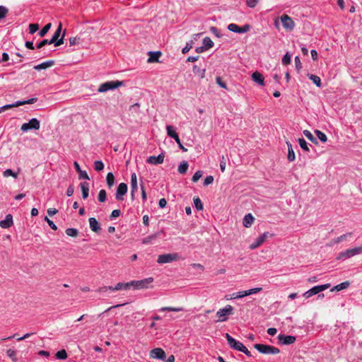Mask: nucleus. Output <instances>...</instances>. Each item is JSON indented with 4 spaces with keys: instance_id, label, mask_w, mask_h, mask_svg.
Listing matches in <instances>:
<instances>
[{
    "instance_id": "nucleus-1",
    "label": "nucleus",
    "mask_w": 362,
    "mask_h": 362,
    "mask_svg": "<svg viewBox=\"0 0 362 362\" xmlns=\"http://www.w3.org/2000/svg\"><path fill=\"white\" fill-rule=\"evenodd\" d=\"M362 253V246L348 249L345 251L341 252L337 257V260H344L355 255Z\"/></svg>"
},
{
    "instance_id": "nucleus-2",
    "label": "nucleus",
    "mask_w": 362,
    "mask_h": 362,
    "mask_svg": "<svg viewBox=\"0 0 362 362\" xmlns=\"http://www.w3.org/2000/svg\"><path fill=\"white\" fill-rule=\"evenodd\" d=\"M123 86V81H110L100 85L98 91L99 93H105L110 90H115Z\"/></svg>"
},
{
    "instance_id": "nucleus-3",
    "label": "nucleus",
    "mask_w": 362,
    "mask_h": 362,
    "mask_svg": "<svg viewBox=\"0 0 362 362\" xmlns=\"http://www.w3.org/2000/svg\"><path fill=\"white\" fill-rule=\"evenodd\" d=\"M153 281V278L148 277L139 281H132L129 282V288L132 286L134 289H144L149 288L150 284Z\"/></svg>"
},
{
    "instance_id": "nucleus-4",
    "label": "nucleus",
    "mask_w": 362,
    "mask_h": 362,
    "mask_svg": "<svg viewBox=\"0 0 362 362\" xmlns=\"http://www.w3.org/2000/svg\"><path fill=\"white\" fill-rule=\"evenodd\" d=\"M254 347L263 354H277L280 352V350L276 347L262 344H256Z\"/></svg>"
},
{
    "instance_id": "nucleus-5",
    "label": "nucleus",
    "mask_w": 362,
    "mask_h": 362,
    "mask_svg": "<svg viewBox=\"0 0 362 362\" xmlns=\"http://www.w3.org/2000/svg\"><path fill=\"white\" fill-rule=\"evenodd\" d=\"M233 308L230 305H227L223 308L219 309L216 313L218 322H225L228 319V316L233 314Z\"/></svg>"
},
{
    "instance_id": "nucleus-6",
    "label": "nucleus",
    "mask_w": 362,
    "mask_h": 362,
    "mask_svg": "<svg viewBox=\"0 0 362 362\" xmlns=\"http://www.w3.org/2000/svg\"><path fill=\"white\" fill-rule=\"evenodd\" d=\"M37 100V98H32L30 99L26 100H18L12 104L5 105L2 107H0V113L2 112L11 109L12 107H18L21 105H26V104H33Z\"/></svg>"
},
{
    "instance_id": "nucleus-7",
    "label": "nucleus",
    "mask_w": 362,
    "mask_h": 362,
    "mask_svg": "<svg viewBox=\"0 0 362 362\" xmlns=\"http://www.w3.org/2000/svg\"><path fill=\"white\" fill-rule=\"evenodd\" d=\"M262 290V288L257 287V288H251V289H249L247 291H243L233 293L230 296V299L241 298H243V297H245V296H250L252 294L257 293L260 292Z\"/></svg>"
},
{
    "instance_id": "nucleus-8",
    "label": "nucleus",
    "mask_w": 362,
    "mask_h": 362,
    "mask_svg": "<svg viewBox=\"0 0 362 362\" xmlns=\"http://www.w3.org/2000/svg\"><path fill=\"white\" fill-rule=\"evenodd\" d=\"M329 286H330L329 284L315 286L313 287L312 288L309 289L308 291H307L306 292H305L303 293V296L305 297L306 298H308L315 294H317V293L327 289L328 288H329Z\"/></svg>"
},
{
    "instance_id": "nucleus-9",
    "label": "nucleus",
    "mask_w": 362,
    "mask_h": 362,
    "mask_svg": "<svg viewBox=\"0 0 362 362\" xmlns=\"http://www.w3.org/2000/svg\"><path fill=\"white\" fill-rule=\"evenodd\" d=\"M40 127V121L36 118H33L28 123L23 124L21 129L22 132H26L31 129L38 130Z\"/></svg>"
},
{
    "instance_id": "nucleus-10",
    "label": "nucleus",
    "mask_w": 362,
    "mask_h": 362,
    "mask_svg": "<svg viewBox=\"0 0 362 362\" xmlns=\"http://www.w3.org/2000/svg\"><path fill=\"white\" fill-rule=\"evenodd\" d=\"M281 21L283 27L288 31H291L295 28V23L293 19L287 14H283L281 16Z\"/></svg>"
},
{
    "instance_id": "nucleus-11",
    "label": "nucleus",
    "mask_w": 362,
    "mask_h": 362,
    "mask_svg": "<svg viewBox=\"0 0 362 362\" xmlns=\"http://www.w3.org/2000/svg\"><path fill=\"white\" fill-rule=\"evenodd\" d=\"M226 338L230 348L239 351H241L245 349V346L241 342L236 341L229 334H226Z\"/></svg>"
},
{
    "instance_id": "nucleus-12",
    "label": "nucleus",
    "mask_w": 362,
    "mask_h": 362,
    "mask_svg": "<svg viewBox=\"0 0 362 362\" xmlns=\"http://www.w3.org/2000/svg\"><path fill=\"white\" fill-rule=\"evenodd\" d=\"M62 23H59V27L57 30L54 32L52 37L50 39L51 42H54V46L57 47L64 43V34L62 35V37L59 39L61 33H62Z\"/></svg>"
},
{
    "instance_id": "nucleus-13",
    "label": "nucleus",
    "mask_w": 362,
    "mask_h": 362,
    "mask_svg": "<svg viewBox=\"0 0 362 362\" xmlns=\"http://www.w3.org/2000/svg\"><path fill=\"white\" fill-rule=\"evenodd\" d=\"M178 257L177 254H163L158 256L157 262L159 264L169 263L173 261L177 260Z\"/></svg>"
},
{
    "instance_id": "nucleus-14",
    "label": "nucleus",
    "mask_w": 362,
    "mask_h": 362,
    "mask_svg": "<svg viewBox=\"0 0 362 362\" xmlns=\"http://www.w3.org/2000/svg\"><path fill=\"white\" fill-rule=\"evenodd\" d=\"M250 26L248 24L243 25V27H240L235 23H230L228 25V29L235 33H245L249 31Z\"/></svg>"
},
{
    "instance_id": "nucleus-15",
    "label": "nucleus",
    "mask_w": 362,
    "mask_h": 362,
    "mask_svg": "<svg viewBox=\"0 0 362 362\" xmlns=\"http://www.w3.org/2000/svg\"><path fill=\"white\" fill-rule=\"evenodd\" d=\"M127 185L125 183H120L117 189L115 198L118 201H122L124 199V196L127 192Z\"/></svg>"
},
{
    "instance_id": "nucleus-16",
    "label": "nucleus",
    "mask_w": 362,
    "mask_h": 362,
    "mask_svg": "<svg viewBox=\"0 0 362 362\" xmlns=\"http://www.w3.org/2000/svg\"><path fill=\"white\" fill-rule=\"evenodd\" d=\"M278 340L279 341V344L283 345H289L292 344L296 341V337L291 336V335H284V334H279L278 335Z\"/></svg>"
},
{
    "instance_id": "nucleus-17",
    "label": "nucleus",
    "mask_w": 362,
    "mask_h": 362,
    "mask_svg": "<svg viewBox=\"0 0 362 362\" xmlns=\"http://www.w3.org/2000/svg\"><path fill=\"white\" fill-rule=\"evenodd\" d=\"M150 357L155 359L165 360L166 355L165 351L160 348H156L150 351Z\"/></svg>"
},
{
    "instance_id": "nucleus-18",
    "label": "nucleus",
    "mask_w": 362,
    "mask_h": 362,
    "mask_svg": "<svg viewBox=\"0 0 362 362\" xmlns=\"http://www.w3.org/2000/svg\"><path fill=\"white\" fill-rule=\"evenodd\" d=\"M269 235V233L268 232H265L262 234L250 245V249L254 250L259 247L266 240Z\"/></svg>"
},
{
    "instance_id": "nucleus-19",
    "label": "nucleus",
    "mask_w": 362,
    "mask_h": 362,
    "mask_svg": "<svg viewBox=\"0 0 362 362\" xmlns=\"http://www.w3.org/2000/svg\"><path fill=\"white\" fill-rule=\"evenodd\" d=\"M164 158H165V156L162 153L157 156H152L148 157L147 158L146 161H147V163L152 164V165H158V164H161L163 163Z\"/></svg>"
},
{
    "instance_id": "nucleus-20",
    "label": "nucleus",
    "mask_w": 362,
    "mask_h": 362,
    "mask_svg": "<svg viewBox=\"0 0 362 362\" xmlns=\"http://www.w3.org/2000/svg\"><path fill=\"white\" fill-rule=\"evenodd\" d=\"M13 224V217L11 214L6 215V218L0 221V226L2 228H8Z\"/></svg>"
},
{
    "instance_id": "nucleus-21",
    "label": "nucleus",
    "mask_w": 362,
    "mask_h": 362,
    "mask_svg": "<svg viewBox=\"0 0 362 362\" xmlns=\"http://www.w3.org/2000/svg\"><path fill=\"white\" fill-rule=\"evenodd\" d=\"M252 79L254 82L257 83L260 86L264 85V78L262 74L259 73L258 71H255L252 74Z\"/></svg>"
},
{
    "instance_id": "nucleus-22",
    "label": "nucleus",
    "mask_w": 362,
    "mask_h": 362,
    "mask_svg": "<svg viewBox=\"0 0 362 362\" xmlns=\"http://www.w3.org/2000/svg\"><path fill=\"white\" fill-rule=\"evenodd\" d=\"M255 221V218L251 214H246L243 220V225L245 228H250Z\"/></svg>"
},
{
    "instance_id": "nucleus-23",
    "label": "nucleus",
    "mask_w": 362,
    "mask_h": 362,
    "mask_svg": "<svg viewBox=\"0 0 362 362\" xmlns=\"http://www.w3.org/2000/svg\"><path fill=\"white\" fill-rule=\"evenodd\" d=\"M88 221H89L90 228L91 229V230L97 233L100 230V224L95 218H93V217L90 218Z\"/></svg>"
},
{
    "instance_id": "nucleus-24",
    "label": "nucleus",
    "mask_w": 362,
    "mask_h": 362,
    "mask_svg": "<svg viewBox=\"0 0 362 362\" xmlns=\"http://www.w3.org/2000/svg\"><path fill=\"white\" fill-rule=\"evenodd\" d=\"M53 64H54V61H52V60L47 61V62H42L40 64L35 65L34 66V69L37 71H40L42 69H46L52 66Z\"/></svg>"
},
{
    "instance_id": "nucleus-25",
    "label": "nucleus",
    "mask_w": 362,
    "mask_h": 362,
    "mask_svg": "<svg viewBox=\"0 0 362 362\" xmlns=\"http://www.w3.org/2000/svg\"><path fill=\"white\" fill-rule=\"evenodd\" d=\"M80 187L82 191V197L84 199H87L89 192V184L87 182H83L80 184Z\"/></svg>"
},
{
    "instance_id": "nucleus-26",
    "label": "nucleus",
    "mask_w": 362,
    "mask_h": 362,
    "mask_svg": "<svg viewBox=\"0 0 362 362\" xmlns=\"http://www.w3.org/2000/svg\"><path fill=\"white\" fill-rule=\"evenodd\" d=\"M74 165L76 170L79 173V178L89 180V177H88L87 173L86 171L81 170L79 164L76 161L74 162Z\"/></svg>"
},
{
    "instance_id": "nucleus-27",
    "label": "nucleus",
    "mask_w": 362,
    "mask_h": 362,
    "mask_svg": "<svg viewBox=\"0 0 362 362\" xmlns=\"http://www.w3.org/2000/svg\"><path fill=\"white\" fill-rule=\"evenodd\" d=\"M129 288V282H127V283L119 282V283L117 284L115 287L111 286L110 288V291H119V290H122V289L127 290Z\"/></svg>"
},
{
    "instance_id": "nucleus-28",
    "label": "nucleus",
    "mask_w": 362,
    "mask_h": 362,
    "mask_svg": "<svg viewBox=\"0 0 362 362\" xmlns=\"http://www.w3.org/2000/svg\"><path fill=\"white\" fill-rule=\"evenodd\" d=\"M193 73L197 75L199 78H204L205 77V69H202L197 65H194L192 69Z\"/></svg>"
},
{
    "instance_id": "nucleus-29",
    "label": "nucleus",
    "mask_w": 362,
    "mask_h": 362,
    "mask_svg": "<svg viewBox=\"0 0 362 362\" xmlns=\"http://www.w3.org/2000/svg\"><path fill=\"white\" fill-rule=\"evenodd\" d=\"M131 189L133 192H136L138 190L137 177L135 173L131 175Z\"/></svg>"
},
{
    "instance_id": "nucleus-30",
    "label": "nucleus",
    "mask_w": 362,
    "mask_h": 362,
    "mask_svg": "<svg viewBox=\"0 0 362 362\" xmlns=\"http://www.w3.org/2000/svg\"><path fill=\"white\" fill-rule=\"evenodd\" d=\"M287 146H288V155L287 158L289 161H293L296 159L295 153L293 151V149L292 148V145L290 142H286Z\"/></svg>"
},
{
    "instance_id": "nucleus-31",
    "label": "nucleus",
    "mask_w": 362,
    "mask_h": 362,
    "mask_svg": "<svg viewBox=\"0 0 362 362\" xmlns=\"http://www.w3.org/2000/svg\"><path fill=\"white\" fill-rule=\"evenodd\" d=\"M350 285L349 281H344L337 286H335L334 288L331 289L332 291H341L343 289L347 288Z\"/></svg>"
},
{
    "instance_id": "nucleus-32",
    "label": "nucleus",
    "mask_w": 362,
    "mask_h": 362,
    "mask_svg": "<svg viewBox=\"0 0 362 362\" xmlns=\"http://www.w3.org/2000/svg\"><path fill=\"white\" fill-rule=\"evenodd\" d=\"M107 185L111 188L115 184V176L112 173H108L106 177Z\"/></svg>"
},
{
    "instance_id": "nucleus-33",
    "label": "nucleus",
    "mask_w": 362,
    "mask_h": 362,
    "mask_svg": "<svg viewBox=\"0 0 362 362\" xmlns=\"http://www.w3.org/2000/svg\"><path fill=\"white\" fill-rule=\"evenodd\" d=\"M203 46L207 50L214 46V42L210 37H206L203 39Z\"/></svg>"
},
{
    "instance_id": "nucleus-34",
    "label": "nucleus",
    "mask_w": 362,
    "mask_h": 362,
    "mask_svg": "<svg viewBox=\"0 0 362 362\" xmlns=\"http://www.w3.org/2000/svg\"><path fill=\"white\" fill-rule=\"evenodd\" d=\"M188 167H189V165H188L187 162L182 161L178 166L177 171L180 174H185L187 172Z\"/></svg>"
},
{
    "instance_id": "nucleus-35",
    "label": "nucleus",
    "mask_w": 362,
    "mask_h": 362,
    "mask_svg": "<svg viewBox=\"0 0 362 362\" xmlns=\"http://www.w3.org/2000/svg\"><path fill=\"white\" fill-rule=\"evenodd\" d=\"M161 312L170 311V312H180L183 311L184 308L182 307L174 308V307H162L160 310Z\"/></svg>"
},
{
    "instance_id": "nucleus-36",
    "label": "nucleus",
    "mask_w": 362,
    "mask_h": 362,
    "mask_svg": "<svg viewBox=\"0 0 362 362\" xmlns=\"http://www.w3.org/2000/svg\"><path fill=\"white\" fill-rule=\"evenodd\" d=\"M3 175L4 177L11 176L13 178L16 179L18 177V173L13 172L11 169H6L3 172Z\"/></svg>"
},
{
    "instance_id": "nucleus-37",
    "label": "nucleus",
    "mask_w": 362,
    "mask_h": 362,
    "mask_svg": "<svg viewBox=\"0 0 362 362\" xmlns=\"http://www.w3.org/2000/svg\"><path fill=\"white\" fill-rule=\"evenodd\" d=\"M352 235L351 233H347L346 234H343L339 237H337L334 240V243H339L342 241L346 240L348 238L351 237Z\"/></svg>"
},
{
    "instance_id": "nucleus-38",
    "label": "nucleus",
    "mask_w": 362,
    "mask_h": 362,
    "mask_svg": "<svg viewBox=\"0 0 362 362\" xmlns=\"http://www.w3.org/2000/svg\"><path fill=\"white\" fill-rule=\"evenodd\" d=\"M309 76V78L317 86V87H320L321 86V79L319 76H316V75H314V74H310L308 76Z\"/></svg>"
},
{
    "instance_id": "nucleus-39",
    "label": "nucleus",
    "mask_w": 362,
    "mask_h": 362,
    "mask_svg": "<svg viewBox=\"0 0 362 362\" xmlns=\"http://www.w3.org/2000/svg\"><path fill=\"white\" fill-rule=\"evenodd\" d=\"M158 236V233H155V234L148 235L142 240V243L143 244L151 243L152 240L156 239Z\"/></svg>"
},
{
    "instance_id": "nucleus-40",
    "label": "nucleus",
    "mask_w": 362,
    "mask_h": 362,
    "mask_svg": "<svg viewBox=\"0 0 362 362\" xmlns=\"http://www.w3.org/2000/svg\"><path fill=\"white\" fill-rule=\"evenodd\" d=\"M315 133L317 138L323 143L326 142L327 141V137L325 134L322 132L320 130H315Z\"/></svg>"
},
{
    "instance_id": "nucleus-41",
    "label": "nucleus",
    "mask_w": 362,
    "mask_h": 362,
    "mask_svg": "<svg viewBox=\"0 0 362 362\" xmlns=\"http://www.w3.org/2000/svg\"><path fill=\"white\" fill-rule=\"evenodd\" d=\"M65 232L68 236L71 237H76L78 234V230L73 228H67Z\"/></svg>"
},
{
    "instance_id": "nucleus-42",
    "label": "nucleus",
    "mask_w": 362,
    "mask_h": 362,
    "mask_svg": "<svg viewBox=\"0 0 362 362\" xmlns=\"http://www.w3.org/2000/svg\"><path fill=\"white\" fill-rule=\"evenodd\" d=\"M149 54H151V56L148 59V62H157L158 60L159 57L160 56V52H150Z\"/></svg>"
},
{
    "instance_id": "nucleus-43",
    "label": "nucleus",
    "mask_w": 362,
    "mask_h": 362,
    "mask_svg": "<svg viewBox=\"0 0 362 362\" xmlns=\"http://www.w3.org/2000/svg\"><path fill=\"white\" fill-rule=\"evenodd\" d=\"M166 130L168 136L171 138L175 137V136L177 135L174 128L170 125L166 127Z\"/></svg>"
},
{
    "instance_id": "nucleus-44",
    "label": "nucleus",
    "mask_w": 362,
    "mask_h": 362,
    "mask_svg": "<svg viewBox=\"0 0 362 362\" xmlns=\"http://www.w3.org/2000/svg\"><path fill=\"white\" fill-rule=\"evenodd\" d=\"M298 144H299L300 148L303 150H304L305 151H310V149L308 148V144H307L306 141L304 139H303V138L298 139Z\"/></svg>"
},
{
    "instance_id": "nucleus-45",
    "label": "nucleus",
    "mask_w": 362,
    "mask_h": 362,
    "mask_svg": "<svg viewBox=\"0 0 362 362\" xmlns=\"http://www.w3.org/2000/svg\"><path fill=\"white\" fill-rule=\"evenodd\" d=\"M51 26H52L51 23H47V25H45L42 28V29L39 32V35L41 37H44L47 33V32L49 31V30L50 29Z\"/></svg>"
},
{
    "instance_id": "nucleus-46",
    "label": "nucleus",
    "mask_w": 362,
    "mask_h": 362,
    "mask_svg": "<svg viewBox=\"0 0 362 362\" xmlns=\"http://www.w3.org/2000/svg\"><path fill=\"white\" fill-rule=\"evenodd\" d=\"M98 201L100 202H105L107 199V194L105 189H100L98 193Z\"/></svg>"
},
{
    "instance_id": "nucleus-47",
    "label": "nucleus",
    "mask_w": 362,
    "mask_h": 362,
    "mask_svg": "<svg viewBox=\"0 0 362 362\" xmlns=\"http://www.w3.org/2000/svg\"><path fill=\"white\" fill-rule=\"evenodd\" d=\"M7 356L12 359L13 361L16 362L17 358L16 357V351L14 349H9L6 351Z\"/></svg>"
},
{
    "instance_id": "nucleus-48",
    "label": "nucleus",
    "mask_w": 362,
    "mask_h": 362,
    "mask_svg": "<svg viewBox=\"0 0 362 362\" xmlns=\"http://www.w3.org/2000/svg\"><path fill=\"white\" fill-rule=\"evenodd\" d=\"M56 357L58 359L64 360L67 358V354L64 349H62L57 352Z\"/></svg>"
},
{
    "instance_id": "nucleus-49",
    "label": "nucleus",
    "mask_w": 362,
    "mask_h": 362,
    "mask_svg": "<svg viewBox=\"0 0 362 362\" xmlns=\"http://www.w3.org/2000/svg\"><path fill=\"white\" fill-rule=\"evenodd\" d=\"M194 204L197 210L200 211L203 209V204L199 197L194 198Z\"/></svg>"
},
{
    "instance_id": "nucleus-50",
    "label": "nucleus",
    "mask_w": 362,
    "mask_h": 362,
    "mask_svg": "<svg viewBox=\"0 0 362 362\" xmlns=\"http://www.w3.org/2000/svg\"><path fill=\"white\" fill-rule=\"evenodd\" d=\"M94 168L96 171H101L104 168V164L101 160L94 162Z\"/></svg>"
},
{
    "instance_id": "nucleus-51",
    "label": "nucleus",
    "mask_w": 362,
    "mask_h": 362,
    "mask_svg": "<svg viewBox=\"0 0 362 362\" xmlns=\"http://www.w3.org/2000/svg\"><path fill=\"white\" fill-rule=\"evenodd\" d=\"M303 133L304 136L310 141L317 142L315 138L313 136V135L310 131L304 130Z\"/></svg>"
},
{
    "instance_id": "nucleus-52",
    "label": "nucleus",
    "mask_w": 362,
    "mask_h": 362,
    "mask_svg": "<svg viewBox=\"0 0 362 362\" xmlns=\"http://www.w3.org/2000/svg\"><path fill=\"white\" fill-rule=\"evenodd\" d=\"M202 175H203V173L202 170H198L197 171L192 178V180L194 182H197L202 177Z\"/></svg>"
},
{
    "instance_id": "nucleus-53",
    "label": "nucleus",
    "mask_w": 362,
    "mask_h": 362,
    "mask_svg": "<svg viewBox=\"0 0 362 362\" xmlns=\"http://www.w3.org/2000/svg\"><path fill=\"white\" fill-rule=\"evenodd\" d=\"M282 64L284 65H288L291 63V55L287 52L282 58Z\"/></svg>"
},
{
    "instance_id": "nucleus-54",
    "label": "nucleus",
    "mask_w": 362,
    "mask_h": 362,
    "mask_svg": "<svg viewBox=\"0 0 362 362\" xmlns=\"http://www.w3.org/2000/svg\"><path fill=\"white\" fill-rule=\"evenodd\" d=\"M39 29V25L37 23H32L29 25V33L30 34L35 33Z\"/></svg>"
},
{
    "instance_id": "nucleus-55",
    "label": "nucleus",
    "mask_w": 362,
    "mask_h": 362,
    "mask_svg": "<svg viewBox=\"0 0 362 362\" xmlns=\"http://www.w3.org/2000/svg\"><path fill=\"white\" fill-rule=\"evenodd\" d=\"M50 44H54V42H51L50 40H47V39L43 40L37 45V49H40L42 47L47 45H50Z\"/></svg>"
},
{
    "instance_id": "nucleus-56",
    "label": "nucleus",
    "mask_w": 362,
    "mask_h": 362,
    "mask_svg": "<svg viewBox=\"0 0 362 362\" xmlns=\"http://www.w3.org/2000/svg\"><path fill=\"white\" fill-rule=\"evenodd\" d=\"M294 61L296 69L298 70V71H300V69H302L300 57L298 56L295 57Z\"/></svg>"
},
{
    "instance_id": "nucleus-57",
    "label": "nucleus",
    "mask_w": 362,
    "mask_h": 362,
    "mask_svg": "<svg viewBox=\"0 0 362 362\" xmlns=\"http://www.w3.org/2000/svg\"><path fill=\"white\" fill-rule=\"evenodd\" d=\"M192 41H190L189 42H187L185 47L182 48V53L186 54L192 48Z\"/></svg>"
},
{
    "instance_id": "nucleus-58",
    "label": "nucleus",
    "mask_w": 362,
    "mask_h": 362,
    "mask_svg": "<svg viewBox=\"0 0 362 362\" xmlns=\"http://www.w3.org/2000/svg\"><path fill=\"white\" fill-rule=\"evenodd\" d=\"M45 221L48 223L50 228L54 230H57V226L54 224V223L48 218L47 216L45 218Z\"/></svg>"
},
{
    "instance_id": "nucleus-59",
    "label": "nucleus",
    "mask_w": 362,
    "mask_h": 362,
    "mask_svg": "<svg viewBox=\"0 0 362 362\" xmlns=\"http://www.w3.org/2000/svg\"><path fill=\"white\" fill-rule=\"evenodd\" d=\"M7 12L8 9L6 7L0 6V20L6 16Z\"/></svg>"
},
{
    "instance_id": "nucleus-60",
    "label": "nucleus",
    "mask_w": 362,
    "mask_h": 362,
    "mask_svg": "<svg viewBox=\"0 0 362 362\" xmlns=\"http://www.w3.org/2000/svg\"><path fill=\"white\" fill-rule=\"evenodd\" d=\"M121 214V211L119 209H115L112 211L111 214H110V218L111 219H113V218H115L118 216H119Z\"/></svg>"
},
{
    "instance_id": "nucleus-61",
    "label": "nucleus",
    "mask_w": 362,
    "mask_h": 362,
    "mask_svg": "<svg viewBox=\"0 0 362 362\" xmlns=\"http://www.w3.org/2000/svg\"><path fill=\"white\" fill-rule=\"evenodd\" d=\"M214 182V177L212 175H209L205 177L204 185H209Z\"/></svg>"
},
{
    "instance_id": "nucleus-62",
    "label": "nucleus",
    "mask_w": 362,
    "mask_h": 362,
    "mask_svg": "<svg viewBox=\"0 0 362 362\" xmlns=\"http://www.w3.org/2000/svg\"><path fill=\"white\" fill-rule=\"evenodd\" d=\"M259 0H247L246 3L247 6L250 8H254L257 4Z\"/></svg>"
},
{
    "instance_id": "nucleus-63",
    "label": "nucleus",
    "mask_w": 362,
    "mask_h": 362,
    "mask_svg": "<svg viewBox=\"0 0 362 362\" xmlns=\"http://www.w3.org/2000/svg\"><path fill=\"white\" fill-rule=\"evenodd\" d=\"M216 83L223 88H227L226 83L223 82L221 81V78L220 77L216 78Z\"/></svg>"
},
{
    "instance_id": "nucleus-64",
    "label": "nucleus",
    "mask_w": 362,
    "mask_h": 362,
    "mask_svg": "<svg viewBox=\"0 0 362 362\" xmlns=\"http://www.w3.org/2000/svg\"><path fill=\"white\" fill-rule=\"evenodd\" d=\"M58 212L57 209L54 208H49L47 209V214L49 216L55 215Z\"/></svg>"
}]
</instances>
